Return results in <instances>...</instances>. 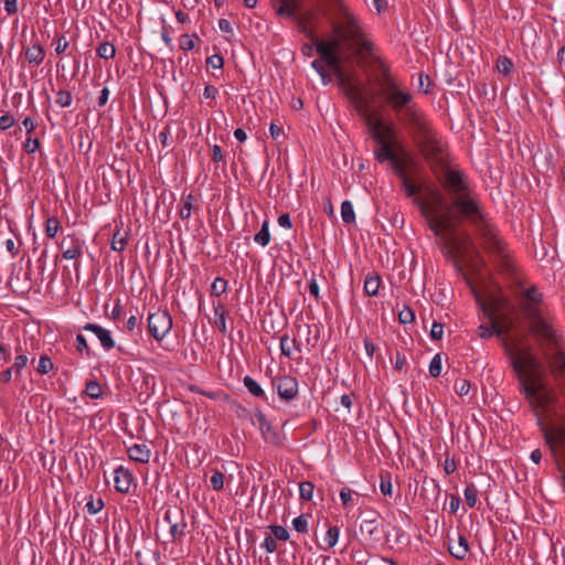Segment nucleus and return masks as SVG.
<instances>
[{"label": "nucleus", "mask_w": 565, "mask_h": 565, "mask_svg": "<svg viewBox=\"0 0 565 565\" xmlns=\"http://www.w3.org/2000/svg\"><path fill=\"white\" fill-rule=\"evenodd\" d=\"M76 349L81 352L86 351L87 356H90V354H92L90 349L87 344L86 338L81 333H78L76 335Z\"/></svg>", "instance_id": "864d4df0"}, {"label": "nucleus", "mask_w": 565, "mask_h": 565, "mask_svg": "<svg viewBox=\"0 0 565 565\" xmlns=\"http://www.w3.org/2000/svg\"><path fill=\"white\" fill-rule=\"evenodd\" d=\"M83 330L93 332L97 337L102 347L105 350L108 351V350H111L115 348V341L110 334V331H108L107 329H104L99 324L87 323L83 327Z\"/></svg>", "instance_id": "a211bd4d"}, {"label": "nucleus", "mask_w": 565, "mask_h": 565, "mask_svg": "<svg viewBox=\"0 0 565 565\" xmlns=\"http://www.w3.org/2000/svg\"><path fill=\"white\" fill-rule=\"evenodd\" d=\"M206 64L213 68H222L224 65V58L220 54H214L207 57Z\"/></svg>", "instance_id": "5fc2aeb1"}, {"label": "nucleus", "mask_w": 565, "mask_h": 565, "mask_svg": "<svg viewBox=\"0 0 565 565\" xmlns=\"http://www.w3.org/2000/svg\"><path fill=\"white\" fill-rule=\"evenodd\" d=\"M382 78H379L381 94L397 116L419 153L428 163L441 166L443 145L430 120L414 103L409 90L401 86L391 76L390 68L381 64Z\"/></svg>", "instance_id": "f257e3e1"}, {"label": "nucleus", "mask_w": 565, "mask_h": 565, "mask_svg": "<svg viewBox=\"0 0 565 565\" xmlns=\"http://www.w3.org/2000/svg\"><path fill=\"white\" fill-rule=\"evenodd\" d=\"M360 531L372 540H379V520H362Z\"/></svg>", "instance_id": "4be33fe9"}, {"label": "nucleus", "mask_w": 565, "mask_h": 565, "mask_svg": "<svg viewBox=\"0 0 565 565\" xmlns=\"http://www.w3.org/2000/svg\"><path fill=\"white\" fill-rule=\"evenodd\" d=\"M381 286V277L377 274L367 275L364 280V291L367 296H376Z\"/></svg>", "instance_id": "5701e85b"}, {"label": "nucleus", "mask_w": 565, "mask_h": 565, "mask_svg": "<svg viewBox=\"0 0 565 565\" xmlns=\"http://www.w3.org/2000/svg\"><path fill=\"white\" fill-rule=\"evenodd\" d=\"M4 10L8 14H15L18 12V1L17 0H3Z\"/></svg>", "instance_id": "69168bd1"}, {"label": "nucleus", "mask_w": 565, "mask_h": 565, "mask_svg": "<svg viewBox=\"0 0 565 565\" xmlns=\"http://www.w3.org/2000/svg\"><path fill=\"white\" fill-rule=\"evenodd\" d=\"M380 490L383 495L392 494V476L388 471H382L380 475Z\"/></svg>", "instance_id": "c85d7f7f"}, {"label": "nucleus", "mask_w": 565, "mask_h": 565, "mask_svg": "<svg viewBox=\"0 0 565 565\" xmlns=\"http://www.w3.org/2000/svg\"><path fill=\"white\" fill-rule=\"evenodd\" d=\"M478 491L473 484L467 486L465 489V500L469 508H473L478 501Z\"/></svg>", "instance_id": "ea45409f"}, {"label": "nucleus", "mask_w": 565, "mask_h": 565, "mask_svg": "<svg viewBox=\"0 0 565 565\" xmlns=\"http://www.w3.org/2000/svg\"><path fill=\"white\" fill-rule=\"evenodd\" d=\"M341 217L345 224H351L355 221V213L353 205L350 201H343L341 204Z\"/></svg>", "instance_id": "cd10ccee"}, {"label": "nucleus", "mask_w": 565, "mask_h": 565, "mask_svg": "<svg viewBox=\"0 0 565 565\" xmlns=\"http://www.w3.org/2000/svg\"><path fill=\"white\" fill-rule=\"evenodd\" d=\"M443 188L451 200L470 194L469 182L466 174L459 170H448L445 173Z\"/></svg>", "instance_id": "1a4fd4ad"}, {"label": "nucleus", "mask_w": 565, "mask_h": 565, "mask_svg": "<svg viewBox=\"0 0 565 565\" xmlns=\"http://www.w3.org/2000/svg\"><path fill=\"white\" fill-rule=\"evenodd\" d=\"M514 299L519 310L529 323V331L542 345H557V333L542 312L543 294L535 285L525 288L522 285L515 290Z\"/></svg>", "instance_id": "0eeeda50"}, {"label": "nucleus", "mask_w": 565, "mask_h": 565, "mask_svg": "<svg viewBox=\"0 0 565 565\" xmlns=\"http://www.w3.org/2000/svg\"><path fill=\"white\" fill-rule=\"evenodd\" d=\"M128 457L140 463H147L150 460L151 451L145 444H135L127 449Z\"/></svg>", "instance_id": "6ab92c4d"}, {"label": "nucleus", "mask_w": 565, "mask_h": 565, "mask_svg": "<svg viewBox=\"0 0 565 565\" xmlns=\"http://www.w3.org/2000/svg\"><path fill=\"white\" fill-rule=\"evenodd\" d=\"M296 23V26L300 33H302L306 38H308L316 45L317 41H321L315 33V30L310 26V24L303 22L299 19H290Z\"/></svg>", "instance_id": "a878e982"}, {"label": "nucleus", "mask_w": 565, "mask_h": 565, "mask_svg": "<svg viewBox=\"0 0 565 565\" xmlns=\"http://www.w3.org/2000/svg\"><path fill=\"white\" fill-rule=\"evenodd\" d=\"M254 242L265 247L270 242L269 222L265 220L262 224V228L254 236Z\"/></svg>", "instance_id": "bb28decb"}, {"label": "nucleus", "mask_w": 565, "mask_h": 565, "mask_svg": "<svg viewBox=\"0 0 565 565\" xmlns=\"http://www.w3.org/2000/svg\"><path fill=\"white\" fill-rule=\"evenodd\" d=\"M292 526L297 532L305 533L308 530V515L301 514L294 519Z\"/></svg>", "instance_id": "37998d69"}, {"label": "nucleus", "mask_w": 565, "mask_h": 565, "mask_svg": "<svg viewBox=\"0 0 565 565\" xmlns=\"http://www.w3.org/2000/svg\"><path fill=\"white\" fill-rule=\"evenodd\" d=\"M278 224L281 227L290 228L292 226L290 215L288 213L280 214L278 216Z\"/></svg>", "instance_id": "338daca9"}, {"label": "nucleus", "mask_w": 565, "mask_h": 565, "mask_svg": "<svg viewBox=\"0 0 565 565\" xmlns=\"http://www.w3.org/2000/svg\"><path fill=\"white\" fill-rule=\"evenodd\" d=\"M104 508V501L102 499H97L96 501L90 500L86 503V509L90 514H96Z\"/></svg>", "instance_id": "6e6d98bb"}, {"label": "nucleus", "mask_w": 565, "mask_h": 565, "mask_svg": "<svg viewBox=\"0 0 565 565\" xmlns=\"http://www.w3.org/2000/svg\"><path fill=\"white\" fill-rule=\"evenodd\" d=\"M196 202V196L192 193L183 195L182 204L179 210V215L182 220H189L194 209V203Z\"/></svg>", "instance_id": "412c9836"}, {"label": "nucleus", "mask_w": 565, "mask_h": 565, "mask_svg": "<svg viewBox=\"0 0 565 565\" xmlns=\"http://www.w3.org/2000/svg\"><path fill=\"white\" fill-rule=\"evenodd\" d=\"M84 242L75 235H67L58 243L64 259H77L83 254Z\"/></svg>", "instance_id": "ddd939ff"}, {"label": "nucleus", "mask_w": 565, "mask_h": 565, "mask_svg": "<svg viewBox=\"0 0 565 565\" xmlns=\"http://www.w3.org/2000/svg\"><path fill=\"white\" fill-rule=\"evenodd\" d=\"M302 0H275L273 7L278 17L284 19H299L310 24L316 13L313 10L301 11Z\"/></svg>", "instance_id": "6e6552de"}, {"label": "nucleus", "mask_w": 565, "mask_h": 565, "mask_svg": "<svg viewBox=\"0 0 565 565\" xmlns=\"http://www.w3.org/2000/svg\"><path fill=\"white\" fill-rule=\"evenodd\" d=\"M255 417L258 424L260 434L266 443L279 446L281 445V437L279 433L275 430L271 424L267 420L266 416L260 409H256Z\"/></svg>", "instance_id": "4468645a"}, {"label": "nucleus", "mask_w": 565, "mask_h": 565, "mask_svg": "<svg viewBox=\"0 0 565 565\" xmlns=\"http://www.w3.org/2000/svg\"><path fill=\"white\" fill-rule=\"evenodd\" d=\"M495 68L498 70L499 73L508 75L513 68V63L511 58H509L505 55H502L498 57Z\"/></svg>", "instance_id": "2f4dec72"}, {"label": "nucleus", "mask_w": 565, "mask_h": 565, "mask_svg": "<svg viewBox=\"0 0 565 565\" xmlns=\"http://www.w3.org/2000/svg\"><path fill=\"white\" fill-rule=\"evenodd\" d=\"M52 370H53V362H52L51 358L47 355H42L39 360L36 371L40 374L45 375V374L50 373Z\"/></svg>", "instance_id": "58836bf2"}, {"label": "nucleus", "mask_w": 565, "mask_h": 565, "mask_svg": "<svg viewBox=\"0 0 565 565\" xmlns=\"http://www.w3.org/2000/svg\"><path fill=\"white\" fill-rule=\"evenodd\" d=\"M450 210H455L458 217L468 221L473 225L482 239L484 249L501 257L508 264L505 255V245L498 234V230L491 224L483 214L478 201L470 194L455 198L450 205L446 206L449 216ZM452 220V217H450Z\"/></svg>", "instance_id": "39448f33"}, {"label": "nucleus", "mask_w": 565, "mask_h": 565, "mask_svg": "<svg viewBox=\"0 0 565 565\" xmlns=\"http://www.w3.org/2000/svg\"><path fill=\"white\" fill-rule=\"evenodd\" d=\"M269 132L274 140H278L279 137L284 134L282 128L274 122L270 124Z\"/></svg>", "instance_id": "774afa93"}, {"label": "nucleus", "mask_w": 565, "mask_h": 565, "mask_svg": "<svg viewBox=\"0 0 565 565\" xmlns=\"http://www.w3.org/2000/svg\"><path fill=\"white\" fill-rule=\"evenodd\" d=\"M446 475H451L457 470V463L454 458L447 457L443 465Z\"/></svg>", "instance_id": "052dcab7"}, {"label": "nucleus", "mask_w": 565, "mask_h": 565, "mask_svg": "<svg viewBox=\"0 0 565 565\" xmlns=\"http://www.w3.org/2000/svg\"><path fill=\"white\" fill-rule=\"evenodd\" d=\"M115 489L120 493H129L135 478L129 469L119 466L115 469Z\"/></svg>", "instance_id": "2eb2a0df"}, {"label": "nucleus", "mask_w": 565, "mask_h": 565, "mask_svg": "<svg viewBox=\"0 0 565 565\" xmlns=\"http://www.w3.org/2000/svg\"><path fill=\"white\" fill-rule=\"evenodd\" d=\"M452 232H454V228L449 232H446L445 237H438V238L443 242V250L445 252V254L452 258L454 266L456 267L457 271L465 275L461 265L456 259L457 241H456ZM463 279H467V276H463Z\"/></svg>", "instance_id": "dca6fc26"}, {"label": "nucleus", "mask_w": 565, "mask_h": 565, "mask_svg": "<svg viewBox=\"0 0 565 565\" xmlns=\"http://www.w3.org/2000/svg\"><path fill=\"white\" fill-rule=\"evenodd\" d=\"M493 322L497 324L495 337L500 340L502 347L504 342H507L511 349L520 344L518 339L511 340L508 337V333L516 328V322L512 317L509 315H502L493 318Z\"/></svg>", "instance_id": "9b49d317"}, {"label": "nucleus", "mask_w": 565, "mask_h": 565, "mask_svg": "<svg viewBox=\"0 0 565 565\" xmlns=\"http://www.w3.org/2000/svg\"><path fill=\"white\" fill-rule=\"evenodd\" d=\"M448 551L455 558L460 561L465 559L470 552L469 543L466 536L458 534L456 541L448 537Z\"/></svg>", "instance_id": "f3484780"}, {"label": "nucleus", "mask_w": 565, "mask_h": 565, "mask_svg": "<svg viewBox=\"0 0 565 565\" xmlns=\"http://www.w3.org/2000/svg\"><path fill=\"white\" fill-rule=\"evenodd\" d=\"M28 364V356L25 354H19L14 359L12 369L19 374Z\"/></svg>", "instance_id": "603ef678"}, {"label": "nucleus", "mask_w": 565, "mask_h": 565, "mask_svg": "<svg viewBox=\"0 0 565 565\" xmlns=\"http://www.w3.org/2000/svg\"><path fill=\"white\" fill-rule=\"evenodd\" d=\"M342 92L369 126L371 137L379 143V147L374 150L375 159L380 163L388 161L390 166L393 164L395 160L403 159V154L401 153V156H398L390 140L395 134L393 125L384 126L381 119H374L369 111V102L359 87L349 86L342 89Z\"/></svg>", "instance_id": "423d86ee"}, {"label": "nucleus", "mask_w": 565, "mask_h": 565, "mask_svg": "<svg viewBox=\"0 0 565 565\" xmlns=\"http://www.w3.org/2000/svg\"><path fill=\"white\" fill-rule=\"evenodd\" d=\"M85 393L90 397V398H99L103 394V390H102V386L100 384L97 382V381H88L86 383V386H85Z\"/></svg>", "instance_id": "72a5a7b5"}, {"label": "nucleus", "mask_w": 565, "mask_h": 565, "mask_svg": "<svg viewBox=\"0 0 565 565\" xmlns=\"http://www.w3.org/2000/svg\"><path fill=\"white\" fill-rule=\"evenodd\" d=\"M119 231L114 235L111 239V249L121 252L127 246V238L125 236L118 237Z\"/></svg>", "instance_id": "09e8293b"}, {"label": "nucleus", "mask_w": 565, "mask_h": 565, "mask_svg": "<svg viewBox=\"0 0 565 565\" xmlns=\"http://www.w3.org/2000/svg\"><path fill=\"white\" fill-rule=\"evenodd\" d=\"M148 331L151 337L161 341L172 328V318L167 310H158L148 316Z\"/></svg>", "instance_id": "9d476101"}, {"label": "nucleus", "mask_w": 565, "mask_h": 565, "mask_svg": "<svg viewBox=\"0 0 565 565\" xmlns=\"http://www.w3.org/2000/svg\"><path fill=\"white\" fill-rule=\"evenodd\" d=\"M61 227V223L56 216L49 217L45 221V234L47 237L53 238L56 236L58 230Z\"/></svg>", "instance_id": "7c9ffc66"}, {"label": "nucleus", "mask_w": 565, "mask_h": 565, "mask_svg": "<svg viewBox=\"0 0 565 565\" xmlns=\"http://www.w3.org/2000/svg\"><path fill=\"white\" fill-rule=\"evenodd\" d=\"M274 537L279 541H287L289 539V532L281 525H270Z\"/></svg>", "instance_id": "a18cd8bd"}, {"label": "nucleus", "mask_w": 565, "mask_h": 565, "mask_svg": "<svg viewBox=\"0 0 565 565\" xmlns=\"http://www.w3.org/2000/svg\"><path fill=\"white\" fill-rule=\"evenodd\" d=\"M291 348L301 352V344L294 338L289 339L287 334L280 338V350L281 354L289 358L291 356Z\"/></svg>", "instance_id": "b1692460"}, {"label": "nucleus", "mask_w": 565, "mask_h": 565, "mask_svg": "<svg viewBox=\"0 0 565 565\" xmlns=\"http://www.w3.org/2000/svg\"><path fill=\"white\" fill-rule=\"evenodd\" d=\"M40 148V140L38 138L29 137L23 143V150L26 153H34Z\"/></svg>", "instance_id": "3c124183"}, {"label": "nucleus", "mask_w": 565, "mask_h": 565, "mask_svg": "<svg viewBox=\"0 0 565 565\" xmlns=\"http://www.w3.org/2000/svg\"><path fill=\"white\" fill-rule=\"evenodd\" d=\"M227 289V280L224 278L217 277L211 285V295L212 296H221L223 295Z\"/></svg>", "instance_id": "c9c22d12"}, {"label": "nucleus", "mask_w": 565, "mask_h": 565, "mask_svg": "<svg viewBox=\"0 0 565 565\" xmlns=\"http://www.w3.org/2000/svg\"><path fill=\"white\" fill-rule=\"evenodd\" d=\"M116 54V49L114 44L109 42H104L97 47V55L100 58L109 60L113 58Z\"/></svg>", "instance_id": "c756f323"}, {"label": "nucleus", "mask_w": 565, "mask_h": 565, "mask_svg": "<svg viewBox=\"0 0 565 565\" xmlns=\"http://www.w3.org/2000/svg\"><path fill=\"white\" fill-rule=\"evenodd\" d=\"M194 40H200L196 33L191 35L183 34L180 36V49L183 51H191L195 46Z\"/></svg>", "instance_id": "4c0bfd02"}, {"label": "nucleus", "mask_w": 565, "mask_h": 565, "mask_svg": "<svg viewBox=\"0 0 565 565\" xmlns=\"http://www.w3.org/2000/svg\"><path fill=\"white\" fill-rule=\"evenodd\" d=\"M26 61L30 64L40 65L45 56V51L40 43H35L24 51Z\"/></svg>", "instance_id": "aec40b11"}, {"label": "nucleus", "mask_w": 565, "mask_h": 565, "mask_svg": "<svg viewBox=\"0 0 565 565\" xmlns=\"http://www.w3.org/2000/svg\"><path fill=\"white\" fill-rule=\"evenodd\" d=\"M441 373V355L436 354L429 363V374L433 377H438Z\"/></svg>", "instance_id": "79ce46f5"}, {"label": "nucleus", "mask_w": 565, "mask_h": 565, "mask_svg": "<svg viewBox=\"0 0 565 565\" xmlns=\"http://www.w3.org/2000/svg\"><path fill=\"white\" fill-rule=\"evenodd\" d=\"M454 388L459 396H465L469 393L470 382L463 379H459L455 382Z\"/></svg>", "instance_id": "49530a36"}, {"label": "nucleus", "mask_w": 565, "mask_h": 565, "mask_svg": "<svg viewBox=\"0 0 565 565\" xmlns=\"http://www.w3.org/2000/svg\"><path fill=\"white\" fill-rule=\"evenodd\" d=\"M503 350L510 360L513 371L516 373L520 382V392L530 403L532 411L539 418L540 409L544 406L545 401L540 394L537 383L541 380V363L535 354L529 349H520V344L511 349L507 342L503 343Z\"/></svg>", "instance_id": "20e7f679"}, {"label": "nucleus", "mask_w": 565, "mask_h": 565, "mask_svg": "<svg viewBox=\"0 0 565 565\" xmlns=\"http://www.w3.org/2000/svg\"><path fill=\"white\" fill-rule=\"evenodd\" d=\"M263 547L268 553H274L277 550V542L276 539L271 535H267L264 540Z\"/></svg>", "instance_id": "bf43d9fd"}, {"label": "nucleus", "mask_w": 565, "mask_h": 565, "mask_svg": "<svg viewBox=\"0 0 565 565\" xmlns=\"http://www.w3.org/2000/svg\"><path fill=\"white\" fill-rule=\"evenodd\" d=\"M340 529L337 525L330 526L327 531L324 541L327 543V548L333 547L339 540Z\"/></svg>", "instance_id": "e433bc0d"}, {"label": "nucleus", "mask_w": 565, "mask_h": 565, "mask_svg": "<svg viewBox=\"0 0 565 565\" xmlns=\"http://www.w3.org/2000/svg\"><path fill=\"white\" fill-rule=\"evenodd\" d=\"M212 161L213 162H221L224 161V154L221 146L214 145L212 147Z\"/></svg>", "instance_id": "0e129e2a"}, {"label": "nucleus", "mask_w": 565, "mask_h": 565, "mask_svg": "<svg viewBox=\"0 0 565 565\" xmlns=\"http://www.w3.org/2000/svg\"><path fill=\"white\" fill-rule=\"evenodd\" d=\"M444 334V324L434 322L430 330V338L433 340H440Z\"/></svg>", "instance_id": "4d7b16f0"}, {"label": "nucleus", "mask_w": 565, "mask_h": 565, "mask_svg": "<svg viewBox=\"0 0 565 565\" xmlns=\"http://www.w3.org/2000/svg\"><path fill=\"white\" fill-rule=\"evenodd\" d=\"M244 386L255 397L265 398V392L262 386L252 376L246 375L243 379Z\"/></svg>", "instance_id": "393cba45"}, {"label": "nucleus", "mask_w": 565, "mask_h": 565, "mask_svg": "<svg viewBox=\"0 0 565 565\" xmlns=\"http://www.w3.org/2000/svg\"><path fill=\"white\" fill-rule=\"evenodd\" d=\"M226 310L225 309H222L221 311V315H218V317L216 318V327L218 328L220 332H222L223 334H225L227 332V329H226Z\"/></svg>", "instance_id": "13d9d810"}, {"label": "nucleus", "mask_w": 565, "mask_h": 565, "mask_svg": "<svg viewBox=\"0 0 565 565\" xmlns=\"http://www.w3.org/2000/svg\"><path fill=\"white\" fill-rule=\"evenodd\" d=\"M68 45V41L64 35L58 36L55 46L56 54H63L67 50Z\"/></svg>", "instance_id": "680f3d73"}, {"label": "nucleus", "mask_w": 565, "mask_h": 565, "mask_svg": "<svg viewBox=\"0 0 565 565\" xmlns=\"http://www.w3.org/2000/svg\"><path fill=\"white\" fill-rule=\"evenodd\" d=\"M315 484L311 481H303L299 484V494L302 500L310 501L313 497Z\"/></svg>", "instance_id": "f704fd0d"}, {"label": "nucleus", "mask_w": 565, "mask_h": 565, "mask_svg": "<svg viewBox=\"0 0 565 565\" xmlns=\"http://www.w3.org/2000/svg\"><path fill=\"white\" fill-rule=\"evenodd\" d=\"M279 397L286 402L294 399L298 394V381L290 375L277 376L273 380Z\"/></svg>", "instance_id": "f8f14e48"}, {"label": "nucleus", "mask_w": 565, "mask_h": 565, "mask_svg": "<svg viewBox=\"0 0 565 565\" xmlns=\"http://www.w3.org/2000/svg\"><path fill=\"white\" fill-rule=\"evenodd\" d=\"M210 481L213 490L221 491L224 487V475L218 470H214Z\"/></svg>", "instance_id": "c03bdc74"}, {"label": "nucleus", "mask_w": 565, "mask_h": 565, "mask_svg": "<svg viewBox=\"0 0 565 565\" xmlns=\"http://www.w3.org/2000/svg\"><path fill=\"white\" fill-rule=\"evenodd\" d=\"M491 326L481 324L478 328V334L482 339H489L492 335H495V327L497 324L493 322V318L490 319Z\"/></svg>", "instance_id": "a19ab883"}, {"label": "nucleus", "mask_w": 565, "mask_h": 565, "mask_svg": "<svg viewBox=\"0 0 565 565\" xmlns=\"http://www.w3.org/2000/svg\"><path fill=\"white\" fill-rule=\"evenodd\" d=\"M55 103L60 106V107H70L73 103V95L70 90H66V89H60L57 93H56V99H55Z\"/></svg>", "instance_id": "473e14b6"}, {"label": "nucleus", "mask_w": 565, "mask_h": 565, "mask_svg": "<svg viewBox=\"0 0 565 565\" xmlns=\"http://www.w3.org/2000/svg\"><path fill=\"white\" fill-rule=\"evenodd\" d=\"M541 347L544 356L548 362L550 371L554 381L557 383L561 401L558 403L562 412L557 419L558 424L553 428H548L539 414L537 424L541 427L544 440L558 461L559 458L565 460V351L559 349V337L557 335V345H548L546 342Z\"/></svg>", "instance_id": "7ed1b4c3"}, {"label": "nucleus", "mask_w": 565, "mask_h": 565, "mask_svg": "<svg viewBox=\"0 0 565 565\" xmlns=\"http://www.w3.org/2000/svg\"><path fill=\"white\" fill-rule=\"evenodd\" d=\"M14 124L15 119L10 113H2V115L0 116V130H8Z\"/></svg>", "instance_id": "de8ad7c7"}, {"label": "nucleus", "mask_w": 565, "mask_h": 565, "mask_svg": "<svg viewBox=\"0 0 565 565\" xmlns=\"http://www.w3.org/2000/svg\"><path fill=\"white\" fill-rule=\"evenodd\" d=\"M415 319V313L409 307H405L398 313V320L401 323L406 324L413 322Z\"/></svg>", "instance_id": "8fccbe9b"}, {"label": "nucleus", "mask_w": 565, "mask_h": 565, "mask_svg": "<svg viewBox=\"0 0 565 565\" xmlns=\"http://www.w3.org/2000/svg\"><path fill=\"white\" fill-rule=\"evenodd\" d=\"M353 491L350 488H342L340 490V499L344 507H347L352 500Z\"/></svg>", "instance_id": "e2e57ef3"}, {"label": "nucleus", "mask_w": 565, "mask_h": 565, "mask_svg": "<svg viewBox=\"0 0 565 565\" xmlns=\"http://www.w3.org/2000/svg\"><path fill=\"white\" fill-rule=\"evenodd\" d=\"M398 150L403 154V159L395 160L393 164H391V169L399 179L401 186L405 192V195L407 198H412L414 204L419 209L420 214L425 217L430 231L437 237H445V233L452 230L454 223H451V218L447 213H439L438 211V206L444 205V198L441 193L438 190L433 191L431 195L435 201V205L423 200L418 195L423 185L409 174V169L415 168L416 163L403 147H398Z\"/></svg>", "instance_id": "f03ea898"}]
</instances>
